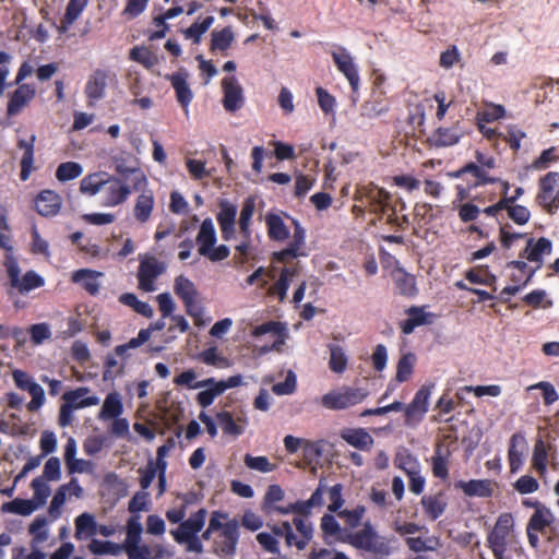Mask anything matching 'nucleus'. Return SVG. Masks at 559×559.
<instances>
[{"label": "nucleus", "instance_id": "5701e85b", "mask_svg": "<svg viewBox=\"0 0 559 559\" xmlns=\"http://www.w3.org/2000/svg\"><path fill=\"white\" fill-rule=\"evenodd\" d=\"M224 92L223 105L227 111H236L243 105L242 87L235 76H226L222 81Z\"/></svg>", "mask_w": 559, "mask_h": 559}, {"label": "nucleus", "instance_id": "774afa93", "mask_svg": "<svg viewBox=\"0 0 559 559\" xmlns=\"http://www.w3.org/2000/svg\"><path fill=\"white\" fill-rule=\"evenodd\" d=\"M326 493L330 500V504L328 506L329 512L337 513L341 511L345 502L343 498V485L337 483L330 488L326 487Z\"/></svg>", "mask_w": 559, "mask_h": 559}, {"label": "nucleus", "instance_id": "a18cd8bd", "mask_svg": "<svg viewBox=\"0 0 559 559\" xmlns=\"http://www.w3.org/2000/svg\"><path fill=\"white\" fill-rule=\"evenodd\" d=\"M535 272H536V269L531 270L528 272V274L525 276L524 275L518 276L516 274H511V281L514 283V285H509V286L504 287L500 292L499 299L502 302H507L509 300L508 296L516 295L522 288H524L525 286H527L531 283Z\"/></svg>", "mask_w": 559, "mask_h": 559}, {"label": "nucleus", "instance_id": "0e129e2a", "mask_svg": "<svg viewBox=\"0 0 559 559\" xmlns=\"http://www.w3.org/2000/svg\"><path fill=\"white\" fill-rule=\"evenodd\" d=\"M143 532L142 524L139 521V516H132L127 522V536L122 543L123 547L127 548L134 544L141 543V535Z\"/></svg>", "mask_w": 559, "mask_h": 559}, {"label": "nucleus", "instance_id": "09e8293b", "mask_svg": "<svg viewBox=\"0 0 559 559\" xmlns=\"http://www.w3.org/2000/svg\"><path fill=\"white\" fill-rule=\"evenodd\" d=\"M416 356L413 353H406L401 356L396 366L395 380L400 383L406 382L414 372Z\"/></svg>", "mask_w": 559, "mask_h": 559}, {"label": "nucleus", "instance_id": "f257e3e1", "mask_svg": "<svg viewBox=\"0 0 559 559\" xmlns=\"http://www.w3.org/2000/svg\"><path fill=\"white\" fill-rule=\"evenodd\" d=\"M349 545L364 551L367 559H389L392 554L391 539L380 535L370 521L362 528L349 536Z\"/></svg>", "mask_w": 559, "mask_h": 559}, {"label": "nucleus", "instance_id": "473e14b6", "mask_svg": "<svg viewBox=\"0 0 559 559\" xmlns=\"http://www.w3.org/2000/svg\"><path fill=\"white\" fill-rule=\"evenodd\" d=\"M341 438L352 447L366 451L373 444L372 437L364 428H349L341 432Z\"/></svg>", "mask_w": 559, "mask_h": 559}, {"label": "nucleus", "instance_id": "f8f14e48", "mask_svg": "<svg viewBox=\"0 0 559 559\" xmlns=\"http://www.w3.org/2000/svg\"><path fill=\"white\" fill-rule=\"evenodd\" d=\"M5 267L11 286L16 288L21 294L39 288L45 284L44 278L35 271H27L21 278L19 264L14 260L7 261Z\"/></svg>", "mask_w": 559, "mask_h": 559}, {"label": "nucleus", "instance_id": "b1692460", "mask_svg": "<svg viewBox=\"0 0 559 559\" xmlns=\"http://www.w3.org/2000/svg\"><path fill=\"white\" fill-rule=\"evenodd\" d=\"M36 135L31 134L27 139L19 138L16 141V147L23 152L20 166V179L26 181L34 167V153H35Z\"/></svg>", "mask_w": 559, "mask_h": 559}, {"label": "nucleus", "instance_id": "4468645a", "mask_svg": "<svg viewBox=\"0 0 559 559\" xmlns=\"http://www.w3.org/2000/svg\"><path fill=\"white\" fill-rule=\"evenodd\" d=\"M320 530L322 539L325 544L332 545L335 543H343L349 545V536L354 534L347 533L343 526L338 523L335 515L331 512L323 514L320 520Z\"/></svg>", "mask_w": 559, "mask_h": 559}, {"label": "nucleus", "instance_id": "e433bc0d", "mask_svg": "<svg viewBox=\"0 0 559 559\" xmlns=\"http://www.w3.org/2000/svg\"><path fill=\"white\" fill-rule=\"evenodd\" d=\"M462 134L457 127H440L431 135V142L437 147L452 146L459 143Z\"/></svg>", "mask_w": 559, "mask_h": 559}, {"label": "nucleus", "instance_id": "9b49d317", "mask_svg": "<svg viewBox=\"0 0 559 559\" xmlns=\"http://www.w3.org/2000/svg\"><path fill=\"white\" fill-rule=\"evenodd\" d=\"M314 535L313 524L310 520L304 516H295L292 521L288 536H286V546L288 548L295 547L301 551L307 548Z\"/></svg>", "mask_w": 559, "mask_h": 559}, {"label": "nucleus", "instance_id": "aec40b11", "mask_svg": "<svg viewBox=\"0 0 559 559\" xmlns=\"http://www.w3.org/2000/svg\"><path fill=\"white\" fill-rule=\"evenodd\" d=\"M552 242L546 238L540 237L535 240L533 237L528 238L523 251L520 252L521 259H526L530 262H536V271L543 265V257L551 254Z\"/></svg>", "mask_w": 559, "mask_h": 559}, {"label": "nucleus", "instance_id": "c9c22d12", "mask_svg": "<svg viewBox=\"0 0 559 559\" xmlns=\"http://www.w3.org/2000/svg\"><path fill=\"white\" fill-rule=\"evenodd\" d=\"M265 224L267 236L271 240L284 241L289 237V230L280 215L274 213L266 214Z\"/></svg>", "mask_w": 559, "mask_h": 559}, {"label": "nucleus", "instance_id": "4c0bfd02", "mask_svg": "<svg viewBox=\"0 0 559 559\" xmlns=\"http://www.w3.org/2000/svg\"><path fill=\"white\" fill-rule=\"evenodd\" d=\"M75 534L78 540L87 539L97 533V523L91 513H82L75 519Z\"/></svg>", "mask_w": 559, "mask_h": 559}, {"label": "nucleus", "instance_id": "6e6d98bb", "mask_svg": "<svg viewBox=\"0 0 559 559\" xmlns=\"http://www.w3.org/2000/svg\"><path fill=\"white\" fill-rule=\"evenodd\" d=\"M83 173V167L76 162L61 163L56 170V178L60 182L70 181L79 178Z\"/></svg>", "mask_w": 559, "mask_h": 559}, {"label": "nucleus", "instance_id": "69168bd1", "mask_svg": "<svg viewBox=\"0 0 559 559\" xmlns=\"http://www.w3.org/2000/svg\"><path fill=\"white\" fill-rule=\"evenodd\" d=\"M214 22V16L209 15L201 22H194L186 31V38H190L193 43L198 44L201 40L202 35L211 27Z\"/></svg>", "mask_w": 559, "mask_h": 559}, {"label": "nucleus", "instance_id": "7c9ffc66", "mask_svg": "<svg viewBox=\"0 0 559 559\" xmlns=\"http://www.w3.org/2000/svg\"><path fill=\"white\" fill-rule=\"evenodd\" d=\"M197 243L200 255L209 253L210 249L216 243V230L212 218L207 217L202 222L197 236Z\"/></svg>", "mask_w": 559, "mask_h": 559}, {"label": "nucleus", "instance_id": "c03bdc74", "mask_svg": "<svg viewBox=\"0 0 559 559\" xmlns=\"http://www.w3.org/2000/svg\"><path fill=\"white\" fill-rule=\"evenodd\" d=\"M330 359L329 368L335 373H343L347 369L348 357L342 346L337 344H329Z\"/></svg>", "mask_w": 559, "mask_h": 559}, {"label": "nucleus", "instance_id": "13d9d810", "mask_svg": "<svg viewBox=\"0 0 559 559\" xmlns=\"http://www.w3.org/2000/svg\"><path fill=\"white\" fill-rule=\"evenodd\" d=\"M106 185V180L102 178L100 174H91L85 176L80 182V191L83 194L95 195Z\"/></svg>", "mask_w": 559, "mask_h": 559}, {"label": "nucleus", "instance_id": "a19ab883", "mask_svg": "<svg viewBox=\"0 0 559 559\" xmlns=\"http://www.w3.org/2000/svg\"><path fill=\"white\" fill-rule=\"evenodd\" d=\"M88 0H69L59 31L64 33L78 20L87 5Z\"/></svg>", "mask_w": 559, "mask_h": 559}, {"label": "nucleus", "instance_id": "58836bf2", "mask_svg": "<svg viewBox=\"0 0 559 559\" xmlns=\"http://www.w3.org/2000/svg\"><path fill=\"white\" fill-rule=\"evenodd\" d=\"M395 289L402 296L413 297L417 294L416 278L414 275L403 270H396L393 273Z\"/></svg>", "mask_w": 559, "mask_h": 559}, {"label": "nucleus", "instance_id": "1a4fd4ad", "mask_svg": "<svg viewBox=\"0 0 559 559\" xmlns=\"http://www.w3.org/2000/svg\"><path fill=\"white\" fill-rule=\"evenodd\" d=\"M324 493H326V485L321 479L309 499L298 500L286 507H274V510L281 514L294 513L307 519L311 515L313 508H321L324 506Z\"/></svg>", "mask_w": 559, "mask_h": 559}, {"label": "nucleus", "instance_id": "680f3d73", "mask_svg": "<svg viewBox=\"0 0 559 559\" xmlns=\"http://www.w3.org/2000/svg\"><path fill=\"white\" fill-rule=\"evenodd\" d=\"M130 59L141 63L146 69H151L157 63V57L146 47L135 46L130 50Z\"/></svg>", "mask_w": 559, "mask_h": 559}, {"label": "nucleus", "instance_id": "c756f323", "mask_svg": "<svg viewBox=\"0 0 559 559\" xmlns=\"http://www.w3.org/2000/svg\"><path fill=\"white\" fill-rule=\"evenodd\" d=\"M103 275L102 272H97L90 269H80L72 274V282L80 284L90 295L95 296L99 293L98 277Z\"/></svg>", "mask_w": 559, "mask_h": 559}, {"label": "nucleus", "instance_id": "bf43d9fd", "mask_svg": "<svg viewBox=\"0 0 559 559\" xmlns=\"http://www.w3.org/2000/svg\"><path fill=\"white\" fill-rule=\"evenodd\" d=\"M47 520L43 516L36 518L28 527L29 534L33 536L32 547L35 548L48 538Z\"/></svg>", "mask_w": 559, "mask_h": 559}, {"label": "nucleus", "instance_id": "bb28decb", "mask_svg": "<svg viewBox=\"0 0 559 559\" xmlns=\"http://www.w3.org/2000/svg\"><path fill=\"white\" fill-rule=\"evenodd\" d=\"M527 448V442L524 435L516 432L510 438L508 459L511 473H516L523 464L524 451Z\"/></svg>", "mask_w": 559, "mask_h": 559}, {"label": "nucleus", "instance_id": "4be33fe9", "mask_svg": "<svg viewBox=\"0 0 559 559\" xmlns=\"http://www.w3.org/2000/svg\"><path fill=\"white\" fill-rule=\"evenodd\" d=\"M496 481L491 479L457 480L454 488L462 490L468 498H490L493 495Z\"/></svg>", "mask_w": 559, "mask_h": 559}, {"label": "nucleus", "instance_id": "7ed1b4c3", "mask_svg": "<svg viewBox=\"0 0 559 559\" xmlns=\"http://www.w3.org/2000/svg\"><path fill=\"white\" fill-rule=\"evenodd\" d=\"M474 157V162L466 163L460 169L449 175L452 178H463L465 175H471L474 179L469 182V189L492 185L497 179H493L490 171L496 168L497 159L492 155L478 150L475 152Z\"/></svg>", "mask_w": 559, "mask_h": 559}, {"label": "nucleus", "instance_id": "cd10ccee", "mask_svg": "<svg viewBox=\"0 0 559 559\" xmlns=\"http://www.w3.org/2000/svg\"><path fill=\"white\" fill-rule=\"evenodd\" d=\"M90 391L91 390L87 386H80L74 390L64 392L62 400L66 404L72 405V407L75 409L98 405L99 397L96 395L87 396Z\"/></svg>", "mask_w": 559, "mask_h": 559}, {"label": "nucleus", "instance_id": "a211bd4d", "mask_svg": "<svg viewBox=\"0 0 559 559\" xmlns=\"http://www.w3.org/2000/svg\"><path fill=\"white\" fill-rule=\"evenodd\" d=\"M218 206L219 211L216 215V219L221 229L222 238L225 241H229L234 238L236 233L235 225L237 206L228 200H221Z\"/></svg>", "mask_w": 559, "mask_h": 559}, {"label": "nucleus", "instance_id": "6ab92c4d", "mask_svg": "<svg viewBox=\"0 0 559 559\" xmlns=\"http://www.w3.org/2000/svg\"><path fill=\"white\" fill-rule=\"evenodd\" d=\"M35 211L44 217H53L59 214L62 199L53 190H41L34 199Z\"/></svg>", "mask_w": 559, "mask_h": 559}, {"label": "nucleus", "instance_id": "423d86ee", "mask_svg": "<svg viewBox=\"0 0 559 559\" xmlns=\"http://www.w3.org/2000/svg\"><path fill=\"white\" fill-rule=\"evenodd\" d=\"M514 526V520L511 513H501L492 531L487 537V544L495 559H510L506 557L508 547V537Z\"/></svg>", "mask_w": 559, "mask_h": 559}, {"label": "nucleus", "instance_id": "412c9836", "mask_svg": "<svg viewBox=\"0 0 559 559\" xmlns=\"http://www.w3.org/2000/svg\"><path fill=\"white\" fill-rule=\"evenodd\" d=\"M364 203L370 212L384 215L389 212L391 205V194L384 188L372 185L366 188Z\"/></svg>", "mask_w": 559, "mask_h": 559}, {"label": "nucleus", "instance_id": "79ce46f5", "mask_svg": "<svg viewBox=\"0 0 559 559\" xmlns=\"http://www.w3.org/2000/svg\"><path fill=\"white\" fill-rule=\"evenodd\" d=\"M174 289L185 306H189L188 302H190V300L197 299L198 292L194 284L183 275H179L175 278Z\"/></svg>", "mask_w": 559, "mask_h": 559}, {"label": "nucleus", "instance_id": "4d7b16f0", "mask_svg": "<svg viewBox=\"0 0 559 559\" xmlns=\"http://www.w3.org/2000/svg\"><path fill=\"white\" fill-rule=\"evenodd\" d=\"M90 549L95 555H111L119 556L124 552V547L122 544H117L110 540H98L93 539Z\"/></svg>", "mask_w": 559, "mask_h": 559}, {"label": "nucleus", "instance_id": "2f4dec72", "mask_svg": "<svg viewBox=\"0 0 559 559\" xmlns=\"http://www.w3.org/2000/svg\"><path fill=\"white\" fill-rule=\"evenodd\" d=\"M123 413V403L121 394L117 391L106 395L103 406L98 413V419L106 421L121 416Z\"/></svg>", "mask_w": 559, "mask_h": 559}, {"label": "nucleus", "instance_id": "0eeeda50", "mask_svg": "<svg viewBox=\"0 0 559 559\" xmlns=\"http://www.w3.org/2000/svg\"><path fill=\"white\" fill-rule=\"evenodd\" d=\"M239 522L237 519L226 520L213 542V551L221 558H233L237 551L239 542Z\"/></svg>", "mask_w": 559, "mask_h": 559}, {"label": "nucleus", "instance_id": "72a5a7b5", "mask_svg": "<svg viewBox=\"0 0 559 559\" xmlns=\"http://www.w3.org/2000/svg\"><path fill=\"white\" fill-rule=\"evenodd\" d=\"M155 200L151 190L143 191L135 200L133 215L139 223H146L154 210Z\"/></svg>", "mask_w": 559, "mask_h": 559}, {"label": "nucleus", "instance_id": "603ef678", "mask_svg": "<svg viewBox=\"0 0 559 559\" xmlns=\"http://www.w3.org/2000/svg\"><path fill=\"white\" fill-rule=\"evenodd\" d=\"M558 162L559 146H551L544 150L540 155L532 162L530 168L534 170H545Z\"/></svg>", "mask_w": 559, "mask_h": 559}, {"label": "nucleus", "instance_id": "f03ea898", "mask_svg": "<svg viewBox=\"0 0 559 559\" xmlns=\"http://www.w3.org/2000/svg\"><path fill=\"white\" fill-rule=\"evenodd\" d=\"M207 516V511L204 508L191 513V515L183 520L177 528L170 532L175 542L179 545H185L188 552L202 554L203 544L198 535L204 527Z\"/></svg>", "mask_w": 559, "mask_h": 559}, {"label": "nucleus", "instance_id": "052dcab7", "mask_svg": "<svg viewBox=\"0 0 559 559\" xmlns=\"http://www.w3.org/2000/svg\"><path fill=\"white\" fill-rule=\"evenodd\" d=\"M547 450L544 441L538 439L535 442L533 456H532V466L540 474L544 475L547 469Z\"/></svg>", "mask_w": 559, "mask_h": 559}, {"label": "nucleus", "instance_id": "ea45409f", "mask_svg": "<svg viewBox=\"0 0 559 559\" xmlns=\"http://www.w3.org/2000/svg\"><path fill=\"white\" fill-rule=\"evenodd\" d=\"M365 506L359 504L353 510L343 509L338 511L336 514L340 519L344 521L343 528H345L349 534H355L356 532H354V530L360 525L361 520L365 516Z\"/></svg>", "mask_w": 559, "mask_h": 559}, {"label": "nucleus", "instance_id": "ddd939ff", "mask_svg": "<svg viewBox=\"0 0 559 559\" xmlns=\"http://www.w3.org/2000/svg\"><path fill=\"white\" fill-rule=\"evenodd\" d=\"M165 79L170 82L179 105L186 112H188V107L193 99V92L188 83V71L185 68H180L178 71L171 74H166Z\"/></svg>", "mask_w": 559, "mask_h": 559}, {"label": "nucleus", "instance_id": "c85d7f7f", "mask_svg": "<svg viewBox=\"0 0 559 559\" xmlns=\"http://www.w3.org/2000/svg\"><path fill=\"white\" fill-rule=\"evenodd\" d=\"M124 552L128 559H163L166 549L159 544L150 546L139 543L124 548Z\"/></svg>", "mask_w": 559, "mask_h": 559}, {"label": "nucleus", "instance_id": "a878e982", "mask_svg": "<svg viewBox=\"0 0 559 559\" xmlns=\"http://www.w3.org/2000/svg\"><path fill=\"white\" fill-rule=\"evenodd\" d=\"M420 504L426 518L430 521H436L445 512L448 501L445 493L443 491H439L435 495L423 496Z\"/></svg>", "mask_w": 559, "mask_h": 559}, {"label": "nucleus", "instance_id": "49530a36", "mask_svg": "<svg viewBox=\"0 0 559 559\" xmlns=\"http://www.w3.org/2000/svg\"><path fill=\"white\" fill-rule=\"evenodd\" d=\"M255 210V200L252 197L247 198L243 203L240 211V217H239V228L240 233L242 234L243 238H250L251 237V230H250V223L252 215Z\"/></svg>", "mask_w": 559, "mask_h": 559}, {"label": "nucleus", "instance_id": "f3484780", "mask_svg": "<svg viewBox=\"0 0 559 559\" xmlns=\"http://www.w3.org/2000/svg\"><path fill=\"white\" fill-rule=\"evenodd\" d=\"M16 85L17 88L10 94L7 105V115L9 117L19 115L36 95V88L32 84L20 83Z\"/></svg>", "mask_w": 559, "mask_h": 559}, {"label": "nucleus", "instance_id": "dca6fc26", "mask_svg": "<svg viewBox=\"0 0 559 559\" xmlns=\"http://www.w3.org/2000/svg\"><path fill=\"white\" fill-rule=\"evenodd\" d=\"M337 70L347 79L352 91L356 93L359 88V74L353 57L344 47H338L331 53Z\"/></svg>", "mask_w": 559, "mask_h": 559}, {"label": "nucleus", "instance_id": "8fccbe9b", "mask_svg": "<svg viewBox=\"0 0 559 559\" xmlns=\"http://www.w3.org/2000/svg\"><path fill=\"white\" fill-rule=\"evenodd\" d=\"M234 41V33L230 29V27H225L221 31H213L211 34V45L210 50L211 51H225Z\"/></svg>", "mask_w": 559, "mask_h": 559}, {"label": "nucleus", "instance_id": "3c124183", "mask_svg": "<svg viewBox=\"0 0 559 559\" xmlns=\"http://www.w3.org/2000/svg\"><path fill=\"white\" fill-rule=\"evenodd\" d=\"M119 301L128 307H131L136 313L150 319L153 317L154 311L150 304L141 301L132 293H124L120 295Z\"/></svg>", "mask_w": 559, "mask_h": 559}, {"label": "nucleus", "instance_id": "e2e57ef3", "mask_svg": "<svg viewBox=\"0 0 559 559\" xmlns=\"http://www.w3.org/2000/svg\"><path fill=\"white\" fill-rule=\"evenodd\" d=\"M243 462L248 468L260 473H270L276 469V464L271 463L270 460L263 455L253 456L251 454H246Z\"/></svg>", "mask_w": 559, "mask_h": 559}, {"label": "nucleus", "instance_id": "de8ad7c7", "mask_svg": "<svg viewBox=\"0 0 559 559\" xmlns=\"http://www.w3.org/2000/svg\"><path fill=\"white\" fill-rule=\"evenodd\" d=\"M296 273V267H284L281 272L278 280L270 288V293L273 295H277L278 299L283 301L286 298L290 278L295 276Z\"/></svg>", "mask_w": 559, "mask_h": 559}, {"label": "nucleus", "instance_id": "9d476101", "mask_svg": "<svg viewBox=\"0 0 559 559\" xmlns=\"http://www.w3.org/2000/svg\"><path fill=\"white\" fill-rule=\"evenodd\" d=\"M166 272V264L155 257H145L140 260L138 269L139 288L146 293L156 289L155 281Z\"/></svg>", "mask_w": 559, "mask_h": 559}, {"label": "nucleus", "instance_id": "39448f33", "mask_svg": "<svg viewBox=\"0 0 559 559\" xmlns=\"http://www.w3.org/2000/svg\"><path fill=\"white\" fill-rule=\"evenodd\" d=\"M368 391L361 388L343 386L330 391L321 397V405L328 409L341 411L361 403Z\"/></svg>", "mask_w": 559, "mask_h": 559}, {"label": "nucleus", "instance_id": "37998d69", "mask_svg": "<svg viewBox=\"0 0 559 559\" xmlns=\"http://www.w3.org/2000/svg\"><path fill=\"white\" fill-rule=\"evenodd\" d=\"M37 508L38 504L34 500L15 498L10 502H4L1 506V511L25 516L32 514Z\"/></svg>", "mask_w": 559, "mask_h": 559}, {"label": "nucleus", "instance_id": "338daca9", "mask_svg": "<svg viewBox=\"0 0 559 559\" xmlns=\"http://www.w3.org/2000/svg\"><path fill=\"white\" fill-rule=\"evenodd\" d=\"M395 462L396 466L401 468L406 475L420 472V464L418 460L408 451L397 454Z\"/></svg>", "mask_w": 559, "mask_h": 559}, {"label": "nucleus", "instance_id": "f704fd0d", "mask_svg": "<svg viewBox=\"0 0 559 559\" xmlns=\"http://www.w3.org/2000/svg\"><path fill=\"white\" fill-rule=\"evenodd\" d=\"M405 312L408 318L401 323V330L404 334H411L417 326L430 323L428 320L430 313H426L424 308L412 306Z\"/></svg>", "mask_w": 559, "mask_h": 559}, {"label": "nucleus", "instance_id": "393cba45", "mask_svg": "<svg viewBox=\"0 0 559 559\" xmlns=\"http://www.w3.org/2000/svg\"><path fill=\"white\" fill-rule=\"evenodd\" d=\"M105 186H107L104 201L105 206L114 207L120 205L124 203L131 194V188L117 177L108 178Z\"/></svg>", "mask_w": 559, "mask_h": 559}, {"label": "nucleus", "instance_id": "20e7f679", "mask_svg": "<svg viewBox=\"0 0 559 559\" xmlns=\"http://www.w3.org/2000/svg\"><path fill=\"white\" fill-rule=\"evenodd\" d=\"M536 203L548 214L554 215L559 209V171H549L538 180Z\"/></svg>", "mask_w": 559, "mask_h": 559}, {"label": "nucleus", "instance_id": "5fc2aeb1", "mask_svg": "<svg viewBox=\"0 0 559 559\" xmlns=\"http://www.w3.org/2000/svg\"><path fill=\"white\" fill-rule=\"evenodd\" d=\"M216 418L225 435L238 437L243 433V428L236 423L230 412H218Z\"/></svg>", "mask_w": 559, "mask_h": 559}, {"label": "nucleus", "instance_id": "6e6552de", "mask_svg": "<svg viewBox=\"0 0 559 559\" xmlns=\"http://www.w3.org/2000/svg\"><path fill=\"white\" fill-rule=\"evenodd\" d=\"M12 379L15 386L31 395V401L27 403L26 408L28 412H37L46 402L45 391L40 384H38L33 376L28 372L14 369L12 371Z\"/></svg>", "mask_w": 559, "mask_h": 559}, {"label": "nucleus", "instance_id": "864d4df0", "mask_svg": "<svg viewBox=\"0 0 559 559\" xmlns=\"http://www.w3.org/2000/svg\"><path fill=\"white\" fill-rule=\"evenodd\" d=\"M554 521V515L551 511L547 508H537L535 512L532 514L526 527L544 532L546 527H548Z\"/></svg>", "mask_w": 559, "mask_h": 559}, {"label": "nucleus", "instance_id": "2eb2a0df", "mask_svg": "<svg viewBox=\"0 0 559 559\" xmlns=\"http://www.w3.org/2000/svg\"><path fill=\"white\" fill-rule=\"evenodd\" d=\"M109 76L110 73L103 69H96L90 74L84 87L88 106H95L98 100L105 97Z\"/></svg>", "mask_w": 559, "mask_h": 559}]
</instances>
